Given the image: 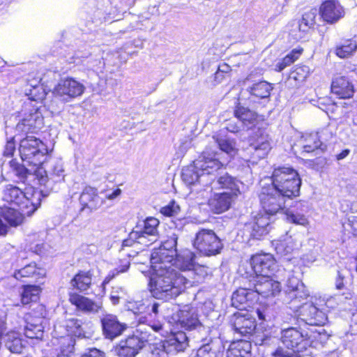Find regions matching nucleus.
<instances>
[{"label": "nucleus", "instance_id": "20", "mask_svg": "<svg viewBox=\"0 0 357 357\" xmlns=\"http://www.w3.org/2000/svg\"><path fill=\"white\" fill-rule=\"evenodd\" d=\"M257 301V294L251 288L241 287L231 296V305L241 312L248 310Z\"/></svg>", "mask_w": 357, "mask_h": 357}, {"label": "nucleus", "instance_id": "45", "mask_svg": "<svg viewBox=\"0 0 357 357\" xmlns=\"http://www.w3.org/2000/svg\"><path fill=\"white\" fill-rule=\"evenodd\" d=\"M218 144L221 151L227 153L229 158L234 157L238 151L236 147V142L229 139H220Z\"/></svg>", "mask_w": 357, "mask_h": 357}, {"label": "nucleus", "instance_id": "53", "mask_svg": "<svg viewBox=\"0 0 357 357\" xmlns=\"http://www.w3.org/2000/svg\"><path fill=\"white\" fill-rule=\"evenodd\" d=\"M231 70V67L226 63H220L214 74V80L218 83H220L225 79L226 76L229 75Z\"/></svg>", "mask_w": 357, "mask_h": 357}, {"label": "nucleus", "instance_id": "54", "mask_svg": "<svg viewBox=\"0 0 357 357\" xmlns=\"http://www.w3.org/2000/svg\"><path fill=\"white\" fill-rule=\"evenodd\" d=\"M6 346L10 352L20 354L22 351V340L17 337L9 339Z\"/></svg>", "mask_w": 357, "mask_h": 357}, {"label": "nucleus", "instance_id": "25", "mask_svg": "<svg viewBox=\"0 0 357 357\" xmlns=\"http://www.w3.org/2000/svg\"><path fill=\"white\" fill-rule=\"evenodd\" d=\"M238 195L235 192H223L215 193L208 200V205L215 213H222L229 210Z\"/></svg>", "mask_w": 357, "mask_h": 357}, {"label": "nucleus", "instance_id": "49", "mask_svg": "<svg viewBox=\"0 0 357 357\" xmlns=\"http://www.w3.org/2000/svg\"><path fill=\"white\" fill-rule=\"evenodd\" d=\"M50 176L55 182H59L64 180V169L63 162L61 160H56L50 169Z\"/></svg>", "mask_w": 357, "mask_h": 357}, {"label": "nucleus", "instance_id": "31", "mask_svg": "<svg viewBox=\"0 0 357 357\" xmlns=\"http://www.w3.org/2000/svg\"><path fill=\"white\" fill-rule=\"evenodd\" d=\"M79 203L82 205L80 212L85 209H89V212H91L101 206L102 201L98 195L96 188L86 186L79 196Z\"/></svg>", "mask_w": 357, "mask_h": 357}, {"label": "nucleus", "instance_id": "36", "mask_svg": "<svg viewBox=\"0 0 357 357\" xmlns=\"http://www.w3.org/2000/svg\"><path fill=\"white\" fill-rule=\"evenodd\" d=\"M320 137L321 136H319L318 132L306 135L304 138L303 146V151L306 153H315V155L322 153L326 146L320 141Z\"/></svg>", "mask_w": 357, "mask_h": 357}, {"label": "nucleus", "instance_id": "58", "mask_svg": "<svg viewBox=\"0 0 357 357\" xmlns=\"http://www.w3.org/2000/svg\"><path fill=\"white\" fill-rule=\"evenodd\" d=\"M195 274L197 275V280H204L209 273V268L205 266L196 265L195 264L194 268L192 269Z\"/></svg>", "mask_w": 357, "mask_h": 357}, {"label": "nucleus", "instance_id": "6", "mask_svg": "<svg viewBox=\"0 0 357 357\" xmlns=\"http://www.w3.org/2000/svg\"><path fill=\"white\" fill-rule=\"evenodd\" d=\"M195 248L205 256H214L223 248L221 239L211 229H200L193 241Z\"/></svg>", "mask_w": 357, "mask_h": 357}, {"label": "nucleus", "instance_id": "18", "mask_svg": "<svg viewBox=\"0 0 357 357\" xmlns=\"http://www.w3.org/2000/svg\"><path fill=\"white\" fill-rule=\"evenodd\" d=\"M271 150L269 137L261 130H258L250 139L249 153L254 160L264 158Z\"/></svg>", "mask_w": 357, "mask_h": 357}, {"label": "nucleus", "instance_id": "8", "mask_svg": "<svg viewBox=\"0 0 357 357\" xmlns=\"http://www.w3.org/2000/svg\"><path fill=\"white\" fill-rule=\"evenodd\" d=\"M280 340L282 344L287 347L289 352L296 355L307 348L309 340L305 336L295 327H289L282 329L281 331Z\"/></svg>", "mask_w": 357, "mask_h": 357}, {"label": "nucleus", "instance_id": "19", "mask_svg": "<svg viewBox=\"0 0 357 357\" xmlns=\"http://www.w3.org/2000/svg\"><path fill=\"white\" fill-rule=\"evenodd\" d=\"M188 347V337L185 333L178 331L172 333L167 339L162 342V354L174 355L182 352Z\"/></svg>", "mask_w": 357, "mask_h": 357}, {"label": "nucleus", "instance_id": "59", "mask_svg": "<svg viewBox=\"0 0 357 357\" xmlns=\"http://www.w3.org/2000/svg\"><path fill=\"white\" fill-rule=\"evenodd\" d=\"M179 211V206L176 204L174 202H172L167 206L162 207L160 211L166 216H173L176 215Z\"/></svg>", "mask_w": 357, "mask_h": 357}, {"label": "nucleus", "instance_id": "11", "mask_svg": "<svg viewBox=\"0 0 357 357\" xmlns=\"http://www.w3.org/2000/svg\"><path fill=\"white\" fill-rule=\"evenodd\" d=\"M220 153H214L211 156L206 152H203L197 160H195V167H197L203 174L207 175V181L209 182L213 176L219 174L225 168L224 162L220 160Z\"/></svg>", "mask_w": 357, "mask_h": 357}, {"label": "nucleus", "instance_id": "43", "mask_svg": "<svg viewBox=\"0 0 357 357\" xmlns=\"http://www.w3.org/2000/svg\"><path fill=\"white\" fill-rule=\"evenodd\" d=\"M82 322L77 319H70L66 322V328L68 333L78 337H84V331L82 328Z\"/></svg>", "mask_w": 357, "mask_h": 357}, {"label": "nucleus", "instance_id": "35", "mask_svg": "<svg viewBox=\"0 0 357 357\" xmlns=\"http://www.w3.org/2000/svg\"><path fill=\"white\" fill-rule=\"evenodd\" d=\"M250 342L238 340L230 344L227 351V357H252Z\"/></svg>", "mask_w": 357, "mask_h": 357}, {"label": "nucleus", "instance_id": "32", "mask_svg": "<svg viewBox=\"0 0 357 357\" xmlns=\"http://www.w3.org/2000/svg\"><path fill=\"white\" fill-rule=\"evenodd\" d=\"M235 118L248 130L252 128L257 122V114L241 105L239 100L235 103L234 111Z\"/></svg>", "mask_w": 357, "mask_h": 357}, {"label": "nucleus", "instance_id": "3", "mask_svg": "<svg viewBox=\"0 0 357 357\" xmlns=\"http://www.w3.org/2000/svg\"><path fill=\"white\" fill-rule=\"evenodd\" d=\"M138 323L136 333H139L140 337L133 335L121 340L114 347V352L119 357H135L138 354L150 336L144 326L157 333L163 329L161 321H153L148 317H139Z\"/></svg>", "mask_w": 357, "mask_h": 357}, {"label": "nucleus", "instance_id": "37", "mask_svg": "<svg viewBox=\"0 0 357 357\" xmlns=\"http://www.w3.org/2000/svg\"><path fill=\"white\" fill-rule=\"evenodd\" d=\"M1 217L7 222L9 227H16L22 222V214L20 212V206H10L0 213Z\"/></svg>", "mask_w": 357, "mask_h": 357}, {"label": "nucleus", "instance_id": "50", "mask_svg": "<svg viewBox=\"0 0 357 357\" xmlns=\"http://www.w3.org/2000/svg\"><path fill=\"white\" fill-rule=\"evenodd\" d=\"M126 307L136 315H140L149 311V306L146 305L143 301L128 302Z\"/></svg>", "mask_w": 357, "mask_h": 357}, {"label": "nucleus", "instance_id": "61", "mask_svg": "<svg viewBox=\"0 0 357 357\" xmlns=\"http://www.w3.org/2000/svg\"><path fill=\"white\" fill-rule=\"evenodd\" d=\"M274 357H300L299 355H296L292 352L286 351L284 348L278 347L275 351L273 353Z\"/></svg>", "mask_w": 357, "mask_h": 357}, {"label": "nucleus", "instance_id": "29", "mask_svg": "<svg viewBox=\"0 0 357 357\" xmlns=\"http://www.w3.org/2000/svg\"><path fill=\"white\" fill-rule=\"evenodd\" d=\"M246 228L252 238L260 240L269 231L270 218L266 215L259 214L253 222L246 225Z\"/></svg>", "mask_w": 357, "mask_h": 357}, {"label": "nucleus", "instance_id": "24", "mask_svg": "<svg viewBox=\"0 0 357 357\" xmlns=\"http://www.w3.org/2000/svg\"><path fill=\"white\" fill-rule=\"evenodd\" d=\"M181 326L187 331H195L202 335L207 334L208 328L203 326L199 321L197 314L193 310H181L178 314Z\"/></svg>", "mask_w": 357, "mask_h": 357}, {"label": "nucleus", "instance_id": "48", "mask_svg": "<svg viewBox=\"0 0 357 357\" xmlns=\"http://www.w3.org/2000/svg\"><path fill=\"white\" fill-rule=\"evenodd\" d=\"M26 241L27 242L26 247L29 248V250L37 254L41 252L43 244L39 239V234L38 233H34L31 236L28 235Z\"/></svg>", "mask_w": 357, "mask_h": 357}, {"label": "nucleus", "instance_id": "40", "mask_svg": "<svg viewBox=\"0 0 357 357\" xmlns=\"http://www.w3.org/2000/svg\"><path fill=\"white\" fill-rule=\"evenodd\" d=\"M317 9L313 8L305 12L299 22L298 29L302 32H307L309 29L315 25V18L317 17Z\"/></svg>", "mask_w": 357, "mask_h": 357}, {"label": "nucleus", "instance_id": "47", "mask_svg": "<svg viewBox=\"0 0 357 357\" xmlns=\"http://www.w3.org/2000/svg\"><path fill=\"white\" fill-rule=\"evenodd\" d=\"M310 74V68L307 66H298L291 73L290 78L298 82H303L305 80Z\"/></svg>", "mask_w": 357, "mask_h": 357}, {"label": "nucleus", "instance_id": "42", "mask_svg": "<svg viewBox=\"0 0 357 357\" xmlns=\"http://www.w3.org/2000/svg\"><path fill=\"white\" fill-rule=\"evenodd\" d=\"M294 249V243L291 237H286L283 240L278 241L275 244V251L281 257H287Z\"/></svg>", "mask_w": 357, "mask_h": 357}, {"label": "nucleus", "instance_id": "13", "mask_svg": "<svg viewBox=\"0 0 357 357\" xmlns=\"http://www.w3.org/2000/svg\"><path fill=\"white\" fill-rule=\"evenodd\" d=\"M250 265L256 277L271 276L276 270V261L269 253H260L252 257Z\"/></svg>", "mask_w": 357, "mask_h": 357}, {"label": "nucleus", "instance_id": "57", "mask_svg": "<svg viewBox=\"0 0 357 357\" xmlns=\"http://www.w3.org/2000/svg\"><path fill=\"white\" fill-rule=\"evenodd\" d=\"M29 327L28 325L24 327V335L29 338H38L39 335H41V330L40 326L38 324H31Z\"/></svg>", "mask_w": 357, "mask_h": 357}, {"label": "nucleus", "instance_id": "14", "mask_svg": "<svg viewBox=\"0 0 357 357\" xmlns=\"http://www.w3.org/2000/svg\"><path fill=\"white\" fill-rule=\"evenodd\" d=\"M231 322L234 330L244 337L251 335L256 328L255 318L249 310L235 312Z\"/></svg>", "mask_w": 357, "mask_h": 357}, {"label": "nucleus", "instance_id": "46", "mask_svg": "<svg viewBox=\"0 0 357 357\" xmlns=\"http://www.w3.org/2000/svg\"><path fill=\"white\" fill-rule=\"evenodd\" d=\"M285 214L287 219L290 222L303 225L307 222V219L305 215L298 212L294 207L287 209Z\"/></svg>", "mask_w": 357, "mask_h": 357}, {"label": "nucleus", "instance_id": "41", "mask_svg": "<svg viewBox=\"0 0 357 357\" xmlns=\"http://www.w3.org/2000/svg\"><path fill=\"white\" fill-rule=\"evenodd\" d=\"M357 49V43L353 40H347L342 44L337 45L335 49L336 55L342 59L351 56Z\"/></svg>", "mask_w": 357, "mask_h": 357}, {"label": "nucleus", "instance_id": "33", "mask_svg": "<svg viewBox=\"0 0 357 357\" xmlns=\"http://www.w3.org/2000/svg\"><path fill=\"white\" fill-rule=\"evenodd\" d=\"M331 91L340 98H350L354 96L353 84L345 76L335 77L331 84Z\"/></svg>", "mask_w": 357, "mask_h": 357}, {"label": "nucleus", "instance_id": "15", "mask_svg": "<svg viewBox=\"0 0 357 357\" xmlns=\"http://www.w3.org/2000/svg\"><path fill=\"white\" fill-rule=\"evenodd\" d=\"M241 184L239 180L226 172L225 169L219 174H216L215 176H213L208 182L211 189H223L226 190L225 192H235L237 195L241 193L240 185Z\"/></svg>", "mask_w": 357, "mask_h": 357}, {"label": "nucleus", "instance_id": "62", "mask_svg": "<svg viewBox=\"0 0 357 357\" xmlns=\"http://www.w3.org/2000/svg\"><path fill=\"white\" fill-rule=\"evenodd\" d=\"M15 151V142L13 139L8 140L4 147L3 155L5 157H11Z\"/></svg>", "mask_w": 357, "mask_h": 357}, {"label": "nucleus", "instance_id": "12", "mask_svg": "<svg viewBox=\"0 0 357 357\" xmlns=\"http://www.w3.org/2000/svg\"><path fill=\"white\" fill-rule=\"evenodd\" d=\"M84 86L73 78L61 79L55 86L53 93L68 102L73 98L80 96L84 91Z\"/></svg>", "mask_w": 357, "mask_h": 357}, {"label": "nucleus", "instance_id": "27", "mask_svg": "<svg viewBox=\"0 0 357 357\" xmlns=\"http://www.w3.org/2000/svg\"><path fill=\"white\" fill-rule=\"evenodd\" d=\"M69 301L76 307L77 310L87 314L98 313L102 308L100 303L76 293L69 294Z\"/></svg>", "mask_w": 357, "mask_h": 357}, {"label": "nucleus", "instance_id": "60", "mask_svg": "<svg viewBox=\"0 0 357 357\" xmlns=\"http://www.w3.org/2000/svg\"><path fill=\"white\" fill-rule=\"evenodd\" d=\"M242 127L243 128V126H242L241 123L238 120H228L226 121L225 128L231 132H238L241 130Z\"/></svg>", "mask_w": 357, "mask_h": 357}, {"label": "nucleus", "instance_id": "64", "mask_svg": "<svg viewBox=\"0 0 357 357\" xmlns=\"http://www.w3.org/2000/svg\"><path fill=\"white\" fill-rule=\"evenodd\" d=\"M69 340L70 342L68 344L67 349H62L58 354L57 357H71L70 354L73 352L74 345L70 344L73 342L72 340Z\"/></svg>", "mask_w": 357, "mask_h": 357}, {"label": "nucleus", "instance_id": "4", "mask_svg": "<svg viewBox=\"0 0 357 357\" xmlns=\"http://www.w3.org/2000/svg\"><path fill=\"white\" fill-rule=\"evenodd\" d=\"M273 188L287 199L298 197L301 186V179L296 170L290 167H278L275 168L271 177Z\"/></svg>", "mask_w": 357, "mask_h": 357}, {"label": "nucleus", "instance_id": "38", "mask_svg": "<svg viewBox=\"0 0 357 357\" xmlns=\"http://www.w3.org/2000/svg\"><path fill=\"white\" fill-rule=\"evenodd\" d=\"M91 273L90 271H80L70 281V284L79 291H85L91 284Z\"/></svg>", "mask_w": 357, "mask_h": 357}, {"label": "nucleus", "instance_id": "39", "mask_svg": "<svg viewBox=\"0 0 357 357\" xmlns=\"http://www.w3.org/2000/svg\"><path fill=\"white\" fill-rule=\"evenodd\" d=\"M3 199L10 206L20 207L22 203V190L15 186L8 188L4 191Z\"/></svg>", "mask_w": 357, "mask_h": 357}, {"label": "nucleus", "instance_id": "2", "mask_svg": "<svg viewBox=\"0 0 357 357\" xmlns=\"http://www.w3.org/2000/svg\"><path fill=\"white\" fill-rule=\"evenodd\" d=\"M149 280L152 296L160 300L169 301L177 297L184 289L187 279L174 268L155 269Z\"/></svg>", "mask_w": 357, "mask_h": 357}, {"label": "nucleus", "instance_id": "44", "mask_svg": "<svg viewBox=\"0 0 357 357\" xmlns=\"http://www.w3.org/2000/svg\"><path fill=\"white\" fill-rule=\"evenodd\" d=\"M140 236L138 235L137 231L133 229L128 236V238L123 240L121 245L120 252L126 251V249L130 248H134L135 249H139L138 246L141 245L139 243Z\"/></svg>", "mask_w": 357, "mask_h": 357}, {"label": "nucleus", "instance_id": "63", "mask_svg": "<svg viewBox=\"0 0 357 357\" xmlns=\"http://www.w3.org/2000/svg\"><path fill=\"white\" fill-rule=\"evenodd\" d=\"M29 77L26 78V84L25 85L26 88L31 89V88H36L37 86H41L40 85V82L41 80V78L38 76H31V75H29Z\"/></svg>", "mask_w": 357, "mask_h": 357}, {"label": "nucleus", "instance_id": "55", "mask_svg": "<svg viewBox=\"0 0 357 357\" xmlns=\"http://www.w3.org/2000/svg\"><path fill=\"white\" fill-rule=\"evenodd\" d=\"M130 267V261H126L123 262L120 266L112 270L107 276L105 278L104 282L107 283L112 279H113L116 275H118L119 273L126 272Z\"/></svg>", "mask_w": 357, "mask_h": 357}, {"label": "nucleus", "instance_id": "56", "mask_svg": "<svg viewBox=\"0 0 357 357\" xmlns=\"http://www.w3.org/2000/svg\"><path fill=\"white\" fill-rule=\"evenodd\" d=\"M126 293L122 287H113L110 294V300L114 305L119 303L120 301L125 299Z\"/></svg>", "mask_w": 357, "mask_h": 357}, {"label": "nucleus", "instance_id": "17", "mask_svg": "<svg viewBox=\"0 0 357 357\" xmlns=\"http://www.w3.org/2000/svg\"><path fill=\"white\" fill-rule=\"evenodd\" d=\"M201 346L197 351V357H222L225 346L219 337H200Z\"/></svg>", "mask_w": 357, "mask_h": 357}, {"label": "nucleus", "instance_id": "52", "mask_svg": "<svg viewBox=\"0 0 357 357\" xmlns=\"http://www.w3.org/2000/svg\"><path fill=\"white\" fill-rule=\"evenodd\" d=\"M178 238V237L176 234L172 233L170 236H168L167 240L162 242L160 247L167 251L172 250V252L176 255L178 252L176 248Z\"/></svg>", "mask_w": 357, "mask_h": 357}, {"label": "nucleus", "instance_id": "21", "mask_svg": "<svg viewBox=\"0 0 357 357\" xmlns=\"http://www.w3.org/2000/svg\"><path fill=\"white\" fill-rule=\"evenodd\" d=\"M273 89L272 85L266 81H260L248 86L242 93L241 96L250 100V102H257L259 100L268 99L271 91Z\"/></svg>", "mask_w": 357, "mask_h": 357}, {"label": "nucleus", "instance_id": "28", "mask_svg": "<svg viewBox=\"0 0 357 357\" xmlns=\"http://www.w3.org/2000/svg\"><path fill=\"white\" fill-rule=\"evenodd\" d=\"M172 252V250H165L160 247L154 249L150 257V261L153 268H173L172 264L176 255L174 254Z\"/></svg>", "mask_w": 357, "mask_h": 357}, {"label": "nucleus", "instance_id": "5", "mask_svg": "<svg viewBox=\"0 0 357 357\" xmlns=\"http://www.w3.org/2000/svg\"><path fill=\"white\" fill-rule=\"evenodd\" d=\"M45 275L43 268L36 267V263H31L24 266V278L32 279L30 281L24 280V308L30 303L36 304L39 298L40 288L38 284H31L29 282H37Z\"/></svg>", "mask_w": 357, "mask_h": 357}, {"label": "nucleus", "instance_id": "23", "mask_svg": "<svg viewBox=\"0 0 357 357\" xmlns=\"http://www.w3.org/2000/svg\"><path fill=\"white\" fill-rule=\"evenodd\" d=\"M253 291L264 298L275 296L280 292V282L271 278V276L256 277Z\"/></svg>", "mask_w": 357, "mask_h": 357}, {"label": "nucleus", "instance_id": "34", "mask_svg": "<svg viewBox=\"0 0 357 357\" xmlns=\"http://www.w3.org/2000/svg\"><path fill=\"white\" fill-rule=\"evenodd\" d=\"M195 255L190 250L185 249L176 253L173 261L172 267L174 266L181 271H192L195 266Z\"/></svg>", "mask_w": 357, "mask_h": 357}, {"label": "nucleus", "instance_id": "1", "mask_svg": "<svg viewBox=\"0 0 357 357\" xmlns=\"http://www.w3.org/2000/svg\"><path fill=\"white\" fill-rule=\"evenodd\" d=\"M47 153L46 145L32 135L24 137V217H30L40 206L42 194L36 188L47 181L46 171L42 167Z\"/></svg>", "mask_w": 357, "mask_h": 357}, {"label": "nucleus", "instance_id": "9", "mask_svg": "<svg viewBox=\"0 0 357 357\" xmlns=\"http://www.w3.org/2000/svg\"><path fill=\"white\" fill-rule=\"evenodd\" d=\"M310 294L305 284L296 277L288 278L285 289V301L292 303V307L301 309L305 303L303 301L307 298Z\"/></svg>", "mask_w": 357, "mask_h": 357}, {"label": "nucleus", "instance_id": "51", "mask_svg": "<svg viewBox=\"0 0 357 357\" xmlns=\"http://www.w3.org/2000/svg\"><path fill=\"white\" fill-rule=\"evenodd\" d=\"M24 95L28 97L29 100L38 102L45 97L44 90L42 86L24 89Z\"/></svg>", "mask_w": 357, "mask_h": 357}, {"label": "nucleus", "instance_id": "30", "mask_svg": "<svg viewBox=\"0 0 357 357\" xmlns=\"http://www.w3.org/2000/svg\"><path fill=\"white\" fill-rule=\"evenodd\" d=\"M207 175L203 174L200 170L195 167V161L192 165L184 167L182 169L181 178L183 181L188 186L201 184L203 186H208Z\"/></svg>", "mask_w": 357, "mask_h": 357}, {"label": "nucleus", "instance_id": "16", "mask_svg": "<svg viewBox=\"0 0 357 357\" xmlns=\"http://www.w3.org/2000/svg\"><path fill=\"white\" fill-rule=\"evenodd\" d=\"M102 334L105 338L113 340L121 335L128 328L126 323L119 321L116 315L107 314L101 319Z\"/></svg>", "mask_w": 357, "mask_h": 357}, {"label": "nucleus", "instance_id": "7", "mask_svg": "<svg viewBox=\"0 0 357 357\" xmlns=\"http://www.w3.org/2000/svg\"><path fill=\"white\" fill-rule=\"evenodd\" d=\"M259 198L265 215L267 216L275 215L284 210L287 199L269 185L262 187Z\"/></svg>", "mask_w": 357, "mask_h": 357}, {"label": "nucleus", "instance_id": "10", "mask_svg": "<svg viewBox=\"0 0 357 357\" xmlns=\"http://www.w3.org/2000/svg\"><path fill=\"white\" fill-rule=\"evenodd\" d=\"M160 221L154 217H148L139 222L134 229L140 236L139 243L148 247L159 238L158 226Z\"/></svg>", "mask_w": 357, "mask_h": 357}, {"label": "nucleus", "instance_id": "26", "mask_svg": "<svg viewBox=\"0 0 357 357\" xmlns=\"http://www.w3.org/2000/svg\"><path fill=\"white\" fill-rule=\"evenodd\" d=\"M319 13L323 20L330 24L337 22L344 15V10L337 0H327L323 2Z\"/></svg>", "mask_w": 357, "mask_h": 357}, {"label": "nucleus", "instance_id": "22", "mask_svg": "<svg viewBox=\"0 0 357 357\" xmlns=\"http://www.w3.org/2000/svg\"><path fill=\"white\" fill-rule=\"evenodd\" d=\"M301 319L311 326H324L328 321L326 314L312 303H305L301 306Z\"/></svg>", "mask_w": 357, "mask_h": 357}]
</instances>
